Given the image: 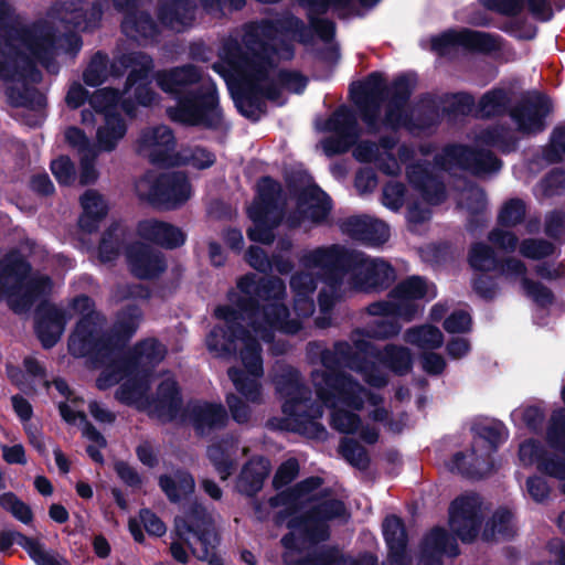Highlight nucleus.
<instances>
[{
  "instance_id": "obj_1",
  "label": "nucleus",
  "mask_w": 565,
  "mask_h": 565,
  "mask_svg": "<svg viewBox=\"0 0 565 565\" xmlns=\"http://www.w3.org/2000/svg\"><path fill=\"white\" fill-rule=\"evenodd\" d=\"M292 313L281 302L285 285L279 278L256 280L254 275L238 284L237 308L224 306L215 310L223 327L213 329L206 339L207 349L217 356L238 352L243 369L233 367L228 375L241 395L252 404L264 401L258 379L263 375L260 341L268 342L274 331L295 333L303 318L313 312L312 295L316 282L312 274L300 273L291 278Z\"/></svg>"
},
{
  "instance_id": "obj_2",
  "label": "nucleus",
  "mask_w": 565,
  "mask_h": 565,
  "mask_svg": "<svg viewBox=\"0 0 565 565\" xmlns=\"http://www.w3.org/2000/svg\"><path fill=\"white\" fill-rule=\"evenodd\" d=\"M306 29L292 15H285L275 21H264L247 26L243 38L246 52L232 53L224 49L222 62L213 68L226 82L238 110L247 118L256 120L262 114L258 97L275 100L285 88L301 93L307 81L298 73L276 72L273 64L278 60L292 56L291 46L286 40L306 42Z\"/></svg>"
},
{
  "instance_id": "obj_3",
  "label": "nucleus",
  "mask_w": 565,
  "mask_h": 565,
  "mask_svg": "<svg viewBox=\"0 0 565 565\" xmlns=\"http://www.w3.org/2000/svg\"><path fill=\"white\" fill-rule=\"evenodd\" d=\"M84 17L81 8H55L50 21L34 25L22 34L18 51L14 50L15 44L0 38V79L10 83L7 96L11 105L31 109L44 106V97L26 85L28 81L34 83L40 79L33 65L38 62L49 68L50 58L65 50V42L70 43L71 50H78L81 43L75 34L56 38L54 31L61 28L68 30L71 26L86 30L93 23L84 20Z\"/></svg>"
},
{
  "instance_id": "obj_4",
  "label": "nucleus",
  "mask_w": 565,
  "mask_h": 565,
  "mask_svg": "<svg viewBox=\"0 0 565 565\" xmlns=\"http://www.w3.org/2000/svg\"><path fill=\"white\" fill-rule=\"evenodd\" d=\"M166 348L154 339L138 343L127 364L115 362L97 379V386L106 390L118 382L116 397L128 405L147 411L162 420L177 417L180 396L172 375L166 374L159 382L156 398L151 399L149 391L150 371L163 360Z\"/></svg>"
},
{
  "instance_id": "obj_5",
  "label": "nucleus",
  "mask_w": 565,
  "mask_h": 565,
  "mask_svg": "<svg viewBox=\"0 0 565 565\" xmlns=\"http://www.w3.org/2000/svg\"><path fill=\"white\" fill-rule=\"evenodd\" d=\"M74 315L82 316L68 343L70 351L75 356L90 353L99 355L118 347L136 332L141 319L140 310L130 308L118 317L114 334H104L102 317L93 310L92 300L82 296L76 298L68 309L47 307L42 310L36 332L43 347L51 348L58 341L66 321Z\"/></svg>"
},
{
  "instance_id": "obj_6",
  "label": "nucleus",
  "mask_w": 565,
  "mask_h": 565,
  "mask_svg": "<svg viewBox=\"0 0 565 565\" xmlns=\"http://www.w3.org/2000/svg\"><path fill=\"white\" fill-rule=\"evenodd\" d=\"M329 358L323 356V365L312 373V383L319 399L331 409V423L341 433H359L366 443L377 439L375 428L360 427L355 412H365L373 422H384L387 411L383 398L360 385L351 374L338 373L328 365Z\"/></svg>"
},
{
  "instance_id": "obj_7",
  "label": "nucleus",
  "mask_w": 565,
  "mask_h": 565,
  "mask_svg": "<svg viewBox=\"0 0 565 565\" xmlns=\"http://www.w3.org/2000/svg\"><path fill=\"white\" fill-rule=\"evenodd\" d=\"M301 265L307 270L328 273L329 287L340 292L384 288L395 278L394 269L385 260L338 245L306 252Z\"/></svg>"
},
{
  "instance_id": "obj_8",
  "label": "nucleus",
  "mask_w": 565,
  "mask_h": 565,
  "mask_svg": "<svg viewBox=\"0 0 565 565\" xmlns=\"http://www.w3.org/2000/svg\"><path fill=\"white\" fill-rule=\"evenodd\" d=\"M158 86L172 95L177 104L168 109L174 121L191 126L216 128L222 124L214 85L203 79L193 65L161 71L156 74Z\"/></svg>"
},
{
  "instance_id": "obj_9",
  "label": "nucleus",
  "mask_w": 565,
  "mask_h": 565,
  "mask_svg": "<svg viewBox=\"0 0 565 565\" xmlns=\"http://www.w3.org/2000/svg\"><path fill=\"white\" fill-rule=\"evenodd\" d=\"M153 67L150 56L141 52L121 54L108 64L105 55L97 53L84 72V81L89 86H97L110 77L121 76L128 72V77L121 99L122 109L132 115V99L138 105H152L156 100V94L149 87V73Z\"/></svg>"
},
{
  "instance_id": "obj_10",
  "label": "nucleus",
  "mask_w": 565,
  "mask_h": 565,
  "mask_svg": "<svg viewBox=\"0 0 565 565\" xmlns=\"http://www.w3.org/2000/svg\"><path fill=\"white\" fill-rule=\"evenodd\" d=\"M335 354L345 362L350 370L361 375L373 387H382L387 384L386 370L403 374L412 366V355L408 349L391 344L380 352L360 334L353 339L352 345L338 344Z\"/></svg>"
},
{
  "instance_id": "obj_11",
  "label": "nucleus",
  "mask_w": 565,
  "mask_h": 565,
  "mask_svg": "<svg viewBox=\"0 0 565 565\" xmlns=\"http://www.w3.org/2000/svg\"><path fill=\"white\" fill-rule=\"evenodd\" d=\"M436 295L435 286L420 277H411L399 284L387 301L375 302L369 307L370 315L379 317L369 329V337L385 339L397 334L401 326L395 319L412 320L420 310L418 300H430Z\"/></svg>"
},
{
  "instance_id": "obj_12",
  "label": "nucleus",
  "mask_w": 565,
  "mask_h": 565,
  "mask_svg": "<svg viewBox=\"0 0 565 565\" xmlns=\"http://www.w3.org/2000/svg\"><path fill=\"white\" fill-rule=\"evenodd\" d=\"M29 264L17 253L0 262V301H6L15 312L26 310L51 289L47 278L29 277Z\"/></svg>"
},
{
  "instance_id": "obj_13",
  "label": "nucleus",
  "mask_w": 565,
  "mask_h": 565,
  "mask_svg": "<svg viewBox=\"0 0 565 565\" xmlns=\"http://www.w3.org/2000/svg\"><path fill=\"white\" fill-rule=\"evenodd\" d=\"M277 391L284 399L282 412L290 419L292 429L303 434L318 435L323 429L316 422L322 416L320 405L309 403L307 391L301 385L299 374L295 371H288L280 376L277 382Z\"/></svg>"
},
{
  "instance_id": "obj_14",
  "label": "nucleus",
  "mask_w": 565,
  "mask_h": 565,
  "mask_svg": "<svg viewBox=\"0 0 565 565\" xmlns=\"http://www.w3.org/2000/svg\"><path fill=\"white\" fill-rule=\"evenodd\" d=\"M175 533L199 559L207 561L210 565H223L214 555L217 542L214 521L204 508L195 505L183 516H178Z\"/></svg>"
},
{
  "instance_id": "obj_15",
  "label": "nucleus",
  "mask_w": 565,
  "mask_h": 565,
  "mask_svg": "<svg viewBox=\"0 0 565 565\" xmlns=\"http://www.w3.org/2000/svg\"><path fill=\"white\" fill-rule=\"evenodd\" d=\"M280 186L270 178H263L257 185V198L248 207L253 225L248 228V238L253 242L270 244L274 239L273 228L279 224L277 198Z\"/></svg>"
},
{
  "instance_id": "obj_16",
  "label": "nucleus",
  "mask_w": 565,
  "mask_h": 565,
  "mask_svg": "<svg viewBox=\"0 0 565 565\" xmlns=\"http://www.w3.org/2000/svg\"><path fill=\"white\" fill-rule=\"evenodd\" d=\"M119 102L121 99L118 94L109 88L98 89L89 98V106L104 117V122L96 131V148L99 152L115 150L127 132L125 120L117 114Z\"/></svg>"
},
{
  "instance_id": "obj_17",
  "label": "nucleus",
  "mask_w": 565,
  "mask_h": 565,
  "mask_svg": "<svg viewBox=\"0 0 565 565\" xmlns=\"http://www.w3.org/2000/svg\"><path fill=\"white\" fill-rule=\"evenodd\" d=\"M136 191L140 198L164 209H173L191 196V185L181 172L147 174L137 181Z\"/></svg>"
},
{
  "instance_id": "obj_18",
  "label": "nucleus",
  "mask_w": 565,
  "mask_h": 565,
  "mask_svg": "<svg viewBox=\"0 0 565 565\" xmlns=\"http://www.w3.org/2000/svg\"><path fill=\"white\" fill-rule=\"evenodd\" d=\"M504 439L501 426H486L475 439L469 452L456 454L449 462L451 471H458L468 476H478L482 472V465Z\"/></svg>"
},
{
  "instance_id": "obj_19",
  "label": "nucleus",
  "mask_w": 565,
  "mask_h": 565,
  "mask_svg": "<svg viewBox=\"0 0 565 565\" xmlns=\"http://www.w3.org/2000/svg\"><path fill=\"white\" fill-rule=\"evenodd\" d=\"M408 178L414 189L422 196L423 204L413 202L408 206L407 220L411 224L417 225L430 217L428 205H435L444 200V186L423 166H415L408 170Z\"/></svg>"
},
{
  "instance_id": "obj_20",
  "label": "nucleus",
  "mask_w": 565,
  "mask_h": 565,
  "mask_svg": "<svg viewBox=\"0 0 565 565\" xmlns=\"http://www.w3.org/2000/svg\"><path fill=\"white\" fill-rule=\"evenodd\" d=\"M436 164L449 171L455 168H462L478 175L500 169L499 160L490 151L473 152L461 146L444 149L443 153L436 158Z\"/></svg>"
},
{
  "instance_id": "obj_21",
  "label": "nucleus",
  "mask_w": 565,
  "mask_h": 565,
  "mask_svg": "<svg viewBox=\"0 0 565 565\" xmlns=\"http://www.w3.org/2000/svg\"><path fill=\"white\" fill-rule=\"evenodd\" d=\"M481 518V501L477 495L456 499L449 509V526L462 541L471 542L478 534Z\"/></svg>"
},
{
  "instance_id": "obj_22",
  "label": "nucleus",
  "mask_w": 565,
  "mask_h": 565,
  "mask_svg": "<svg viewBox=\"0 0 565 565\" xmlns=\"http://www.w3.org/2000/svg\"><path fill=\"white\" fill-rule=\"evenodd\" d=\"M333 132V136L322 142L328 156L347 151L358 137L356 119L345 107L339 108L321 127Z\"/></svg>"
},
{
  "instance_id": "obj_23",
  "label": "nucleus",
  "mask_w": 565,
  "mask_h": 565,
  "mask_svg": "<svg viewBox=\"0 0 565 565\" xmlns=\"http://www.w3.org/2000/svg\"><path fill=\"white\" fill-rule=\"evenodd\" d=\"M174 137L167 126L150 127L141 131L137 140V151L154 163L171 161V152L174 149Z\"/></svg>"
},
{
  "instance_id": "obj_24",
  "label": "nucleus",
  "mask_w": 565,
  "mask_h": 565,
  "mask_svg": "<svg viewBox=\"0 0 565 565\" xmlns=\"http://www.w3.org/2000/svg\"><path fill=\"white\" fill-rule=\"evenodd\" d=\"M383 88V78L377 73L371 74L365 82L352 88L353 99L362 111L364 121L372 129L377 128L375 117L382 100Z\"/></svg>"
},
{
  "instance_id": "obj_25",
  "label": "nucleus",
  "mask_w": 565,
  "mask_h": 565,
  "mask_svg": "<svg viewBox=\"0 0 565 565\" xmlns=\"http://www.w3.org/2000/svg\"><path fill=\"white\" fill-rule=\"evenodd\" d=\"M550 110V99L543 95L533 94L512 111V118L521 131L536 132L544 128V118Z\"/></svg>"
},
{
  "instance_id": "obj_26",
  "label": "nucleus",
  "mask_w": 565,
  "mask_h": 565,
  "mask_svg": "<svg viewBox=\"0 0 565 565\" xmlns=\"http://www.w3.org/2000/svg\"><path fill=\"white\" fill-rule=\"evenodd\" d=\"M431 45L439 54H445L450 47L457 45L480 51H488L495 47L494 42L489 35L470 30L447 31L435 38Z\"/></svg>"
},
{
  "instance_id": "obj_27",
  "label": "nucleus",
  "mask_w": 565,
  "mask_h": 565,
  "mask_svg": "<svg viewBox=\"0 0 565 565\" xmlns=\"http://www.w3.org/2000/svg\"><path fill=\"white\" fill-rule=\"evenodd\" d=\"M330 210L328 196L317 186L306 188L299 196V216L289 220L291 226L300 225L305 220L319 222Z\"/></svg>"
},
{
  "instance_id": "obj_28",
  "label": "nucleus",
  "mask_w": 565,
  "mask_h": 565,
  "mask_svg": "<svg viewBox=\"0 0 565 565\" xmlns=\"http://www.w3.org/2000/svg\"><path fill=\"white\" fill-rule=\"evenodd\" d=\"M127 260L132 274L139 278H153L166 267L161 254L143 244L129 247Z\"/></svg>"
},
{
  "instance_id": "obj_29",
  "label": "nucleus",
  "mask_w": 565,
  "mask_h": 565,
  "mask_svg": "<svg viewBox=\"0 0 565 565\" xmlns=\"http://www.w3.org/2000/svg\"><path fill=\"white\" fill-rule=\"evenodd\" d=\"M186 416L200 434L223 427L227 422L223 406L207 402L190 403L186 407Z\"/></svg>"
},
{
  "instance_id": "obj_30",
  "label": "nucleus",
  "mask_w": 565,
  "mask_h": 565,
  "mask_svg": "<svg viewBox=\"0 0 565 565\" xmlns=\"http://www.w3.org/2000/svg\"><path fill=\"white\" fill-rule=\"evenodd\" d=\"M458 546L456 540L444 529H434L424 539L422 546V565H441V556H456Z\"/></svg>"
},
{
  "instance_id": "obj_31",
  "label": "nucleus",
  "mask_w": 565,
  "mask_h": 565,
  "mask_svg": "<svg viewBox=\"0 0 565 565\" xmlns=\"http://www.w3.org/2000/svg\"><path fill=\"white\" fill-rule=\"evenodd\" d=\"M344 231L352 237L371 245L385 243L390 237V230L385 223L370 216H354L344 223Z\"/></svg>"
},
{
  "instance_id": "obj_32",
  "label": "nucleus",
  "mask_w": 565,
  "mask_h": 565,
  "mask_svg": "<svg viewBox=\"0 0 565 565\" xmlns=\"http://www.w3.org/2000/svg\"><path fill=\"white\" fill-rule=\"evenodd\" d=\"M138 233L142 238L154 242L166 248L178 247L185 241V235L180 228L156 220L140 222Z\"/></svg>"
},
{
  "instance_id": "obj_33",
  "label": "nucleus",
  "mask_w": 565,
  "mask_h": 565,
  "mask_svg": "<svg viewBox=\"0 0 565 565\" xmlns=\"http://www.w3.org/2000/svg\"><path fill=\"white\" fill-rule=\"evenodd\" d=\"M81 206L83 211L78 220L79 227L87 233L97 230L108 211L104 198L95 190H88L81 196Z\"/></svg>"
},
{
  "instance_id": "obj_34",
  "label": "nucleus",
  "mask_w": 565,
  "mask_h": 565,
  "mask_svg": "<svg viewBox=\"0 0 565 565\" xmlns=\"http://www.w3.org/2000/svg\"><path fill=\"white\" fill-rule=\"evenodd\" d=\"M159 18L163 25L180 32L191 24L194 18V6L189 0L166 3L160 10Z\"/></svg>"
},
{
  "instance_id": "obj_35",
  "label": "nucleus",
  "mask_w": 565,
  "mask_h": 565,
  "mask_svg": "<svg viewBox=\"0 0 565 565\" xmlns=\"http://www.w3.org/2000/svg\"><path fill=\"white\" fill-rule=\"evenodd\" d=\"M519 458L524 466L536 465L539 470L565 480V462L546 461L542 449L533 441H526L520 446Z\"/></svg>"
},
{
  "instance_id": "obj_36",
  "label": "nucleus",
  "mask_w": 565,
  "mask_h": 565,
  "mask_svg": "<svg viewBox=\"0 0 565 565\" xmlns=\"http://www.w3.org/2000/svg\"><path fill=\"white\" fill-rule=\"evenodd\" d=\"M269 473V462L264 458L250 460L242 470L237 481L241 492L252 495L260 490Z\"/></svg>"
},
{
  "instance_id": "obj_37",
  "label": "nucleus",
  "mask_w": 565,
  "mask_h": 565,
  "mask_svg": "<svg viewBox=\"0 0 565 565\" xmlns=\"http://www.w3.org/2000/svg\"><path fill=\"white\" fill-rule=\"evenodd\" d=\"M404 339L420 352L433 351L444 344L443 332L431 324H424L408 329L404 334Z\"/></svg>"
},
{
  "instance_id": "obj_38",
  "label": "nucleus",
  "mask_w": 565,
  "mask_h": 565,
  "mask_svg": "<svg viewBox=\"0 0 565 565\" xmlns=\"http://www.w3.org/2000/svg\"><path fill=\"white\" fill-rule=\"evenodd\" d=\"M302 6L309 10L310 24L315 32L323 41H329L334 33V25L332 22L327 20H317L312 17V12H321L327 9L329 4L335 7H345L350 0H298Z\"/></svg>"
},
{
  "instance_id": "obj_39",
  "label": "nucleus",
  "mask_w": 565,
  "mask_h": 565,
  "mask_svg": "<svg viewBox=\"0 0 565 565\" xmlns=\"http://www.w3.org/2000/svg\"><path fill=\"white\" fill-rule=\"evenodd\" d=\"M414 86L413 78L408 76L399 77L394 84L396 100L390 106L384 124L391 128H397L406 124L402 104L407 99Z\"/></svg>"
},
{
  "instance_id": "obj_40",
  "label": "nucleus",
  "mask_w": 565,
  "mask_h": 565,
  "mask_svg": "<svg viewBox=\"0 0 565 565\" xmlns=\"http://www.w3.org/2000/svg\"><path fill=\"white\" fill-rule=\"evenodd\" d=\"M524 266L520 260L511 259L507 263L503 271L508 276H520L526 294L541 307H546L553 301V296L545 287L532 284L524 278Z\"/></svg>"
},
{
  "instance_id": "obj_41",
  "label": "nucleus",
  "mask_w": 565,
  "mask_h": 565,
  "mask_svg": "<svg viewBox=\"0 0 565 565\" xmlns=\"http://www.w3.org/2000/svg\"><path fill=\"white\" fill-rule=\"evenodd\" d=\"M122 31L130 39L146 42L154 36L157 28L150 21L148 14L130 12L124 19Z\"/></svg>"
},
{
  "instance_id": "obj_42",
  "label": "nucleus",
  "mask_w": 565,
  "mask_h": 565,
  "mask_svg": "<svg viewBox=\"0 0 565 565\" xmlns=\"http://www.w3.org/2000/svg\"><path fill=\"white\" fill-rule=\"evenodd\" d=\"M514 525L512 521V514L508 510H498L492 519L487 522L486 529L482 533L484 540H500L507 539L513 535Z\"/></svg>"
},
{
  "instance_id": "obj_43",
  "label": "nucleus",
  "mask_w": 565,
  "mask_h": 565,
  "mask_svg": "<svg viewBox=\"0 0 565 565\" xmlns=\"http://www.w3.org/2000/svg\"><path fill=\"white\" fill-rule=\"evenodd\" d=\"M160 486L172 501L180 500L194 489V480L186 472H177L173 477H161Z\"/></svg>"
},
{
  "instance_id": "obj_44",
  "label": "nucleus",
  "mask_w": 565,
  "mask_h": 565,
  "mask_svg": "<svg viewBox=\"0 0 565 565\" xmlns=\"http://www.w3.org/2000/svg\"><path fill=\"white\" fill-rule=\"evenodd\" d=\"M360 161H377L379 168L387 174H395L399 171V164L394 158H388L387 162L382 158L379 147L369 143H360L353 152Z\"/></svg>"
},
{
  "instance_id": "obj_45",
  "label": "nucleus",
  "mask_w": 565,
  "mask_h": 565,
  "mask_svg": "<svg viewBox=\"0 0 565 565\" xmlns=\"http://www.w3.org/2000/svg\"><path fill=\"white\" fill-rule=\"evenodd\" d=\"M383 533L390 550L398 554L406 545V534L402 521L394 516H387L383 523Z\"/></svg>"
},
{
  "instance_id": "obj_46",
  "label": "nucleus",
  "mask_w": 565,
  "mask_h": 565,
  "mask_svg": "<svg viewBox=\"0 0 565 565\" xmlns=\"http://www.w3.org/2000/svg\"><path fill=\"white\" fill-rule=\"evenodd\" d=\"M489 9L507 14L515 13L526 2L531 10L539 11L543 8L545 0H480Z\"/></svg>"
},
{
  "instance_id": "obj_47",
  "label": "nucleus",
  "mask_w": 565,
  "mask_h": 565,
  "mask_svg": "<svg viewBox=\"0 0 565 565\" xmlns=\"http://www.w3.org/2000/svg\"><path fill=\"white\" fill-rule=\"evenodd\" d=\"M207 455L211 461L214 463L221 478L226 479L231 473L233 465L232 446L230 448L223 445L212 446L209 448Z\"/></svg>"
},
{
  "instance_id": "obj_48",
  "label": "nucleus",
  "mask_w": 565,
  "mask_h": 565,
  "mask_svg": "<svg viewBox=\"0 0 565 565\" xmlns=\"http://www.w3.org/2000/svg\"><path fill=\"white\" fill-rule=\"evenodd\" d=\"M562 398L565 403V385L562 390ZM547 438L553 447L565 451V411L562 409L554 413Z\"/></svg>"
},
{
  "instance_id": "obj_49",
  "label": "nucleus",
  "mask_w": 565,
  "mask_h": 565,
  "mask_svg": "<svg viewBox=\"0 0 565 565\" xmlns=\"http://www.w3.org/2000/svg\"><path fill=\"white\" fill-rule=\"evenodd\" d=\"M0 507L9 511L15 519L23 523H29L32 520L30 508L12 492L0 494Z\"/></svg>"
},
{
  "instance_id": "obj_50",
  "label": "nucleus",
  "mask_w": 565,
  "mask_h": 565,
  "mask_svg": "<svg viewBox=\"0 0 565 565\" xmlns=\"http://www.w3.org/2000/svg\"><path fill=\"white\" fill-rule=\"evenodd\" d=\"M505 103L507 96L503 90H492L481 98L479 103V113L484 117L493 116L504 108Z\"/></svg>"
},
{
  "instance_id": "obj_51",
  "label": "nucleus",
  "mask_w": 565,
  "mask_h": 565,
  "mask_svg": "<svg viewBox=\"0 0 565 565\" xmlns=\"http://www.w3.org/2000/svg\"><path fill=\"white\" fill-rule=\"evenodd\" d=\"M525 215L523 201L513 199L507 202L499 215L500 223L504 226H513L521 222Z\"/></svg>"
},
{
  "instance_id": "obj_52",
  "label": "nucleus",
  "mask_w": 565,
  "mask_h": 565,
  "mask_svg": "<svg viewBox=\"0 0 565 565\" xmlns=\"http://www.w3.org/2000/svg\"><path fill=\"white\" fill-rule=\"evenodd\" d=\"M65 140L78 152L79 157L98 151L96 146L89 142L86 135L76 127H70L65 130Z\"/></svg>"
},
{
  "instance_id": "obj_53",
  "label": "nucleus",
  "mask_w": 565,
  "mask_h": 565,
  "mask_svg": "<svg viewBox=\"0 0 565 565\" xmlns=\"http://www.w3.org/2000/svg\"><path fill=\"white\" fill-rule=\"evenodd\" d=\"M122 235V231L119 226L107 232L99 245L98 254L102 262H110L118 252V242Z\"/></svg>"
},
{
  "instance_id": "obj_54",
  "label": "nucleus",
  "mask_w": 565,
  "mask_h": 565,
  "mask_svg": "<svg viewBox=\"0 0 565 565\" xmlns=\"http://www.w3.org/2000/svg\"><path fill=\"white\" fill-rule=\"evenodd\" d=\"M469 259L471 266L478 270H490L495 264L492 250L483 244L472 247Z\"/></svg>"
},
{
  "instance_id": "obj_55",
  "label": "nucleus",
  "mask_w": 565,
  "mask_h": 565,
  "mask_svg": "<svg viewBox=\"0 0 565 565\" xmlns=\"http://www.w3.org/2000/svg\"><path fill=\"white\" fill-rule=\"evenodd\" d=\"M51 170L58 183L68 185L75 181V167L70 158L60 157L52 161Z\"/></svg>"
},
{
  "instance_id": "obj_56",
  "label": "nucleus",
  "mask_w": 565,
  "mask_h": 565,
  "mask_svg": "<svg viewBox=\"0 0 565 565\" xmlns=\"http://www.w3.org/2000/svg\"><path fill=\"white\" fill-rule=\"evenodd\" d=\"M554 245L545 241L527 239L521 245V253L529 258H541L554 253Z\"/></svg>"
},
{
  "instance_id": "obj_57",
  "label": "nucleus",
  "mask_w": 565,
  "mask_h": 565,
  "mask_svg": "<svg viewBox=\"0 0 565 565\" xmlns=\"http://www.w3.org/2000/svg\"><path fill=\"white\" fill-rule=\"evenodd\" d=\"M471 318L468 312L458 310L444 321V329L448 333H463L470 330Z\"/></svg>"
},
{
  "instance_id": "obj_58",
  "label": "nucleus",
  "mask_w": 565,
  "mask_h": 565,
  "mask_svg": "<svg viewBox=\"0 0 565 565\" xmlns=\"http://www.w3.org/2000/svg\"><path fill=\"white\" fill-rule=\"evenodd\" d=\"M340 448L343 457L353 466L359 468H364L366 466V452L360 445L352 440H344Z\"/></svg>"
},
{
  "instance_id": "obj_59",
  "label": "nucleus",
  "mask_w": 565,
  "mask_h": 565,
  "mask_svg": "<svg viewBox=\"0 0 565 565\" xmlns=\"http://www.w3.org/2000/svg\"><path fill=\"white\" fill-rule=\"evenodd\" d=\"M99 154V151H95L93 153L83 154L79 157L81 172H79V182L82 184L94 183L98 178V171L95 167L96 159Z\"/></svg>"
},
{
  "instance_id": "obj_60",
  "label": "nucleus",
  "mask_w": 565,
  "mask_h": 565,
  "mask_svg": "<svg viewBox=\"0 0 565 565\" xmlns=\"http://www.w3.org/2000/svg\"><path fill=\"white\" fill-rule=\"evenodd\" d=\"M459 204L470 211H479L486 204V195L478 186H469L460 193Z\"/></svg>"
},
{
  "instance_id": "obj_61",
  "label": "nucleus",
  "mask_w": 565,
  "mask_h": 565,
  "mask_svg": "<svg viewBox=\"0 0 565 565\" xmlns=\"http://www.w3.org/2000/svg\"><path fill=\"white\" fill-rule=\"evenodd\" d=\"M83 435L92 441L90 445L87 446V452L90 458L97 462L103 460V457L99 452V448L105 447L106 440L104 437L89 424H85L83 428Z\"/></svg>"
},
{
  "instance_id": "obj_62",
  "label": "nucleus",
  "mask_w": 565,
  "mask_h": 565,
  "mask_svg": "<svg viewBox=\"0 0 565 565\" xmlns=\"http://www.w3.org/2000/svg\"><path fill=\"white\" fill-rule=\"evenodd\" d=\"M383 204L391 210H398L404 203V186L397 182L388 183L383 190Z\"/></svg>"
},
{
  "instance_id": "obj_63",
  "label": "nucleus",
  "mask_w": 565,
  "mask_h": 565,
  "mask_svg": "<svg viewBox=\"0 0 565 565\" xmlns=\"http://www.w3.org/2000/svg\"><path fill=\"white\" fill-rule=\"evenodd\" d=\"M180 161L189 163L198 169H204L214 162V156L205 149L195 148L190 153H183Z\"/></svg>"
},
{
  "instance_id": "obj_64",
  "label": "nucleus",
  "mask_w": 565,
  "mask_h": 565,
  "mask_svg": "<svg viewBox=\"0 0 565 565\" xmlns=\"http://www.w3.org/2000/svg\"><path fill=\"white\" fill-rule=\"evenodd\" d=\"M298 469V462L295 459H289L284 462L275 475V487L280 488L291 482L297 476Z\"/></svg>"
}]
</instances>
